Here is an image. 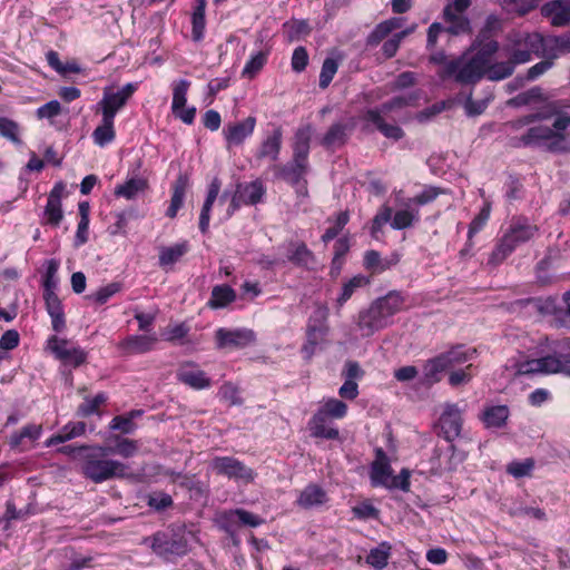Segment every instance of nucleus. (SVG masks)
I'll return each mask as SVG.
<instances>
[{
    "label": "nucleus",
    "mask_w": 570,
    "mask_h": 570,
    "mask_svg": "<svg viewBox=\"0 0 570 570\" xmlns=\"http://www.w3.org/2000/svg\"><path fill=\"white\" fill-rule=\"evenodd\" d=\"M284 32L288 41H295L309 33V27L306 21L292 20L284 23Z\"/></svg>",
    "instance_id": "48"
},
{
    "label": "nucleus",
    "mask_w": 570,
    "mask_h": 570,
    "mask_svg": "<svg viewBox=\"0 0 570 570\" xmlns=\"http://www.w3.org/2000/svg\"><path fill=\"white\" fill-rule=\"evenodd\" d=\"M283 132L281 128H276L267 138L262 142L258 150V158H269L276 160L282 147Z\"/></svg>",
    "instance_id": "31"
},
{
    "label": "nucleus",
    "mask_w": 570,
    "mask_h": 570,
    "mask_svg": "<svg viewBox=\"0 0 570 570\" xmlns=\"http://www.w3.org/2000/svg\"><path fill=\"white\" fill-rule=\"evenodd\" d=\"M236 299L235 291L228 285H217L212 291L208 306L210 308H223Z\"/></svg>",
    "instance_id": "35"
},
{
    "label": "nucleus",
    "mask_w": 570,
    "mask_h": 570,
    "mask_svg": "<svg viewBox=\"0 0 570 570\" xmlns=\"http://www.w3.org/2000/svg\"><path fill=\"white\" fill-rule=\"evenodd\" d=\"M443 19L448 24L445 27V31L451 35L459 36L471 32L470 20L463 13L451 12V14L449 16L445 14V12L443 11Z\"/></svg>",
    "instance_id": "36"
},
{
    "label": "nucleus",
    "mask_w": 570,
    "mask_h": 570,
    "mask_svg": "<svg viewBox=\"0 0 570 570\" xmlns=\"http://www.w3.org/2000/svg\"><path fill=\"white\" fill-rule=\"evenodd\" d=\"M515 63L508 57L507 61L490 62L485 75L489 80L498 81L510 77L515 68Z\"/></svg>",
    "instance_id": "40"
},
{
    "label": "nucleus",
    "mask_w": 570,
    "mask_h": 570,
    "mask_svg": "<svg viewBox=\"0 0 570 570\" xmlns=\"http://www.w3.org/2000/svg\"><path fill=\"white\" fill-rule=\"evenodd\" d=\"M237 194H239V199L245 205H256L262 200V197L265 194V189L259 181H252L246 185H238Z\"/></svg>",
    "instance_id": "34"
},
{
    "label": "nucleus",
    "mask_w": 570,
    "mask_h": 570,
    "mask_svg": "<svg viewBox=\"0 0 570 570\" xmlns=\"http://www.w3.org/2000/svg\"><path fill=\"white\" fill-rule=\"evenodd\" d=\"M267 56L264 52H257L255 56H253L247 63L245 65L243 69V77H247L249 79L254 78L264 67L266 63Z\"/></svg>",
    "instance_id": "53"
},
{
    "label": "nucleus",
    "mask_w": 570,
    "mask_h": 570,
    "mask_svg": "<svg viewBox=\"0 0 570 570\" xmlns=\"http://www.w3.org/2000/svg\"><path fill=\"white\" fill-rule=\"evenodd\" d=\"M490 217V205L487 204L478 214V216L470 223L468 237L469 240L480 232Z\"/></svg>",
    "instance_id": "62"
},
{
    "label": "nucleus",
    "mask_w": 570,
    "mask_h": 570,
    "mask_svg": "<svg viewBox=\"0 0 570 570\" xmlns=\"http://www.w3.org/2000/svg\"><path fill=\"white\" fill-rule=\"evenodd\" d=\"M502 51L517 66L525 63L533 55L540 57L544 52V39L538 32L512 30L505 37Z\"/></svg>",
    "instance_id": "4"
},
{
    "label": "nucleus",
    "mask_w": 570,
    "mask_h": 570,
    "mask_svg": "<svg viewBox=\"0 0 570 570\" xmlns=\"http://www.w3.org/2000/svg\"><path fill=\"white\" fill-rule=\"evenodd\" d=\"M189 86H190V82L185 79L174 82V85H173V104H171L173 111L179 110L185 107L186 101H187L186 96H187Z\"/></svg>",
    "instance_id": "47"
},
{
    "label": "nucleus",
    "mask_w": 570,
    "mask_h": 570,
    "mask_svg": "<svg viewBox=\"0 0 570 570\" xmlns=\"http://www.w3.org/2000/svg\"><path fill=\"white\" fill-rule=\"evenodd\" d=\"M405 297L401 292L391 291L385 296L375 299L366 309L360 312L357 326L364 336L387 327L392 317L403 309Z\"/></svg>",
    "instance_id": "2"
},
{
    "label": "nucleus",
    "mask_w": 570,
    "mask_h": 570,
    "mask_svg": "<svg viewBox=\"0 0 570 570\" xmlns=\"http://www.w3.org/2000/svg\"><path fill=\"white\" fill-rule=\"evenodd\" d=\"M347 412V405L340 400L330 399L324 405L317 411V413H324V419L332 416L334 419H342Z\"/></svg>",
    "instance_id": "50"
},
{
    "label": "nucleus",
    "mask_w": 570,
    "mask_h": 570,
    "mask_svg": "<svg viewBox=\"0 0 570 570\" xmlns=\"http://www.w3.org/2000/svg\"><path fill=\"white\" fill-rule=\"evenodd\" d=\"M158 338L155 335H132L127 337L121 346L129 354H142L151 351Z\"/></svg>",
    "instance_id": "29"
},
{
    "label": "nucleus",
    "mask_w": 570,
    "mask_h": 570,
    "mask_svg": "<svg viewBox=\"0 0 570 570\" xmlns=\"http://www.w3.org/2000/svg\"><path fill=\"white\" fill-rule=\"evenodd\" d=\"M177 379L185 385L195 390H203L210 386L212 381L206 373L195 363L186 362L177 371Z\"/></svg>",
    "instance_id": "16"
},
{
    "label": "nucleus",
    "mask_w": 570,
    "mask_h": 570,
    "mask_svg": "<svg viewBox=\"0 0 570 570\" xmlns=\"http://www.w3.org/2000/svg\"><path fill=\"white\" fill-rule=\"evenodd\" d=\"M80 451L83 452L81 455V473L95 483L122 479L130 474L129 466L126 463L109 458L111 453L108 446L82 445Z\"/></svg>",
    "instance_id": "1"
},
{
    "label": "nucleus",
    "mask_w": 570,
    "mask_h": 570,
    "mask_svg": "<svg viewBox=\"0 0 570 570\" xmlns=\"http://www.w3.org/2000/svg\"><path fill=\"white\" fill-rule=\"evenodd\" d=\"M390 544L383 542L379 548L372 549L366 557V562L373 568L381 570L387 564L390 556Z\"/></svg>",
    "instance_id": "46"
},
{
    "label": "nucleus",
    "mask_w": 570,
    "mask_h": 570,
    "mask_svg": "<svg viewBox=\"0 0 570 570\" xmlns=\"http://www.w3.org/2000/svg\"><path fill=\"white\" fill-rule=\"evenodd\" d=\"M42 433V425L28 424L20 431L11 434L9 444L12 449L29 450L33 443L40 438Z\"/></svg>",
    "instance_id": "20"
},
{
    "label": "nucleus",
    "mask_w": 570,
    "mask_h": 570,
    "mask_svg": "<svg viewBox=\"0 0 570 570\" xmlns=\"http://www.w3.org/2000/svg\"><path fill=\"white\" fill-rule=\"evenodd\" d=\"M189 249L188 243L183 242L174 246L163 247L159 253V265L168 266L178 262Z\"/></svg>",
    "instance_id": "39"
},
{
    "label": "nucleus",
    "mask_w": 570,
    "mask_h": 570,
    "mask_svg": "<svg viewBox=\"0 0 570 570\" xmlns=\"http://www.w3.org/2000/svg\"><path fill=\"white\" fill-rule=\"evenodd\" d=\"M370 476L374 487L385 488H389L393 479L389 458L382 449L376 450V459L372 463Z\"/></svg>",
    "instance_id": "18"
},
{
    "label": "nucleus",
    "mask_w": 570,
    "mask_h": 570,
    "mask_svg": "<svg viewBox=\"0 0 570 570\" xmlns=\"http://www.w3.org/2000/svg\"><path fill=\"white\" fill-rule=\"evenodd\" d=\"M444 193H445V190L442 188L434 187V186H428L423 189V191L421 194L416 195L413 198H410L405 203V207H411L412 205H419V206L426 205L429 203H432L434 199H436V197L439 195L444 194Z\"/></svg>",
    "instance_id": "49"
},
{
    "label": "nucleus",
    "mask_w": 570,
    "mask_h": 570,
    "mask_svg": "<svg viewBox=\"0 0 570 570\" xmlns=\"http://www.w3.org/2000/svg\"><path fill=\"white\" fill-rule=\"evenodd\" d=\"M462 424V410L456 404H446L439 419L443 438L449 442L454 441L461 434Z\"/></svg>",
    "instance_id": "13"
},
{
    "label": "nucleus",
    "mask_w": 570,
    "mask_h": 570,
    "mask_svg": "<svg viewBox=\"0 0 570 570\" xmlns=\"http://www.w3.org/2000/svg\"><path fill=\"white\" fill-rule=\"evenodd\" d=\"M151 550L159 557L169 559L174 556H184L188 551L187 540L184 537L157 532L151 538Z\"/></svg>",
    "instance_id": "9"
},
{
    "label": "nucleus",
    "mask_w": 570,
    "mask_h": 570,
    "mask_svg": "<svg viewBox=\"0 0 570 570\" xmlns=\"http://www.w3.org/2000/svg\"><path fill=\"white\" fill-rule=\"evenodd\" d=\"M59 268V263L56 259L47 262L46 273L43 275V299L46 302V309L51 317L52 328L55 332H62L66 327L65 313L61 301L56 294L58 279L56 277Z\"/></svg>",
    "instance_id": "5"
},
{
    "label": "nucleus",
    "mask_w": 570,
    "mask_h": 570,
    "mask_svg": "<svg viewBox=\"0 0 570 570\" xmlns=\"http://www.w3.org/2000/svg\"><path fill=\"white\" fill-rule=\"evenodd\" d=\"M338 65L336 60L332 58H326L323 62L321 73H320V87L325 89L331 83L333 77L337 71Z\"/></svg>",
    "instance_id": "55"
},
{
    "label": "nucleus",
    "mask_w": 570,
    "mask_h": 570,
    "mask_svg": "<svg viewBox=\"0 0 570 570\" xmlns=\"http://www.w3.org/2000/svg\"><path fill=\"white\" fill-rule=\"evenodd\" d=\"M367 284V278L361 275L354 276L347 283H345L342 287L341 295L336 299L338 308H341L352 297L357 288H361Z\"/></svg>",
    "instance_id": "45"
},
{
    "label": "nucleus",
    "mask_w": 570,
    "mask_h": 570,
    "mask_svg": "<svg viewBox=\"0 0 570 570\" xmlns=\"http://www.w3.org/2000/svg\"><path fill=\"white\" fill-rule=\"evenodd\" d=\"M539 232L537 225L524 216L513 217L492 253L488 264H501L518 246L531 240Z\"/></svg>",
    "instance_id": "3"
},
{
    "label": "nucleus",
    "mask_w": 570,
    "mask_h": 570,
    "mask_svg": "<svg viewBox=\"0 0 570 570\" xmlns=\"http://www.w3.org/2000/svg\"><path fill=\"white\" fill-rule=\"evenodd\" d=\"M542 99V89L540 87H533L527 91L520 92L510 102L515 106H525L534 101H541Z\"/></svg>",
    "instance_id": "56"
},
{
    "label": "nucleus",
    "mask_w": 570,
    "mask_h": 570,
    "mask_svg": "<svg viewBox=\"0 0 570 570\" xmlns=\"http://www.w3.org/2000/svg\"><path fill=\"white\" fill-rule=\"evenodd\" d=\"M217 348H243L255 342V333L247 328H218L215 333Z\"/></svg>",
    "instance_id": "12"
},
{
    "label": "nucleus",
    "mask_w": 570,
    "mask_h": 570,
    "mask_svg": "<svg viewBox=\"0 0 570 570\" xmlns=\"http://www.w3.org/2000/svg\"><path fill=\"white\" fill-rule=\"evenodd\" d=\"M541 12L557 27L570 24V0H554L547 2Z\"/></svg>",
    "instance_id": "19"
},
{
    "label": "nucleus",
    "mask_w": 570,
    "mask_h": 570,
    "mask_svg": "<svg viewBox=\"0 0 570 570\" xmlns=\"http://www.w3.org/2000/svg\"><path fill=\"white\" fill-rule=\"evenodd\" d=\"M107 401L104 393L97 394L94 399H86L83 403L78 406L77 414L86 417L91 414L98 413V409Z\"/></svg>",
    "instance_id": "52"
},
{
    "label": "nucleus",
    "mask_w": 570,
    "mask_h": 570,
    "mask_svg": "<svg viewBox=\"0 0 570 570\" xmlns=\"http://www.w3.org/2000/svg\"><path fill=\"white\" fill-rule=\"evenodd\" d=\"M135 90L136 86L132 83H127L117 92L105 89L102 99L97 105L102 117L115 120L116 114L127 104Z\"/></svg>",
    "instance_id": "11"
},
{
    "label": "nucleus",
    "mask_w": 570,
    "mask_h": 570,
    "mask_svg": "<svg viewBox=\"0 0 570 570\" xmlns=\"http://www.w3.org/2000/svg\"><path fill=\"white\" fill-rule=\"evenodd\" d=\"M562 362L553 358L549 354L541 355L538 358L527 360L518 364L517 373L520 375H534V374H566L569 375L568 370L562 366Z\"/></svg>",
    "instance_id": "10"
},
{
    "label": "nucleus",
    "mask_w": 570,
    "mask_h": 570,
    "mask_svg": "<svg viewBox=\"0 0 570 570\" xmlns=\"http://www.w3.org/2000/svg\"><path fill=\"white\" fill-rule=\"evenodd\" d=\"M502 30V21L497 16L491 14L487 18L484 27L480 30L478 39L493 38Z\"/></svg>",
    "instance_id": "57"
},
{
    "label": "nucleus",
    "mask_w": 570,
    "mask_h": 570,
    "mask_svg": "<svg viewBox=\"0 0 570 570\" xmlns=\"http://www.w3.org/2000/svg\"><path fill=\"white\" fill-rule=\"evenodd\" d=\"M403 18H390L376 24L372 32H370V35L366 37V47H377L394 30L400 29L403 26Z\"/></svg>",
    "instance_id": "21"
},
{
    "label": "nucleus",
    "mask_w": 570,
    "mask_h": 570,
    "mask_svg": "<svg viewBox=\"0 0 570 570\" xmlns=\"http://www.w3.org/2000/svg\"><path fill=\"white\" fill-rule=\"evenodd\" d=\"M326 491L317 484H308L299 494L297 504L304 509H311L327 502Z\"/></svg>",
    "instance_id": "25"
},
{
    "label": "nucleus",
    "mask_w": 570,
    "mask_h": 570,
    "mask_svg": "<svg viewBox=\"0 0 570 570\" xmlns=\"http://www.w3.org/2000/svg\"><path fill=\"white\" fill-rule=\"evenodd\" d=\"M312 132L311 125L302 126L296 130L293 144V158L307 161Z\"/></svg>",
    "instance_id": "27"
},
{
    "label": "nucleus",
    "mask_w": 570,
    "mask_h": 570,
    "mask_svg": "<svg viewBox=\"0 0 570 570\" xmlns=\"http://www.w3.org/2000/svg\"><path fill=\"white\" fill-rule=\"evenodd\" d=\"M308 163L293 158V160L284 166L277 167L279 177L288 181L293 186L298 185L307 173Z\"/></svg>",
    "instance_id": "26"
},
{
    "label": "nucleus",
    "mask_w": 570,
    "mask_h": 570,
    "mask_svg": "<svg viewBox=\"0 0 570 570\" xmlns=\"http://www.w3.org/2000/svg\"><path fill=\"white\" fill-rule=\"evenodd\" d=\"M309 424L312 435L315 438H323L327 440H335L338 438V430L326 425L324 413H315Z\"/></svg>",
    "instance_id": "38"
},
{
    "label": "nucleus",
    "mask_w": 570,
    "mask_h": 570,
    "mask_svg": "<svg viewBox=\"0 0 570 570\" xmlns=\"http://www.w3.org/2000/svg\"><path fill=\"white\" fill-rule=\"evenodd\" d=\"M111 430H118L124 434H130L136 430V424L130 416L117 415L110 422Z\"/></svg>",
    "instance_id": "64"
},
{
    "label": "nucleus",
    "mask_w": 570,
    "mask_h": 570,
    "mask_svg": "<svg viewBox=\"0 0 570 570\" xmlns=\"http://www.w3.org/2000/svg\"><path fill=\"white\" fill-rule=\"evenodd\" d=\"M255 126L256 118L253 116L238 122L227 124L223 129L227 148L230 149L234 146H240L245 139L254 132Z\"/></svg>",
    "instance_id": "14"
},
{
    "label": "nucleus",
    "mask_w": 570,
    "mask_h": 570,
    "mask_svg": "<svg viewBox=\"0 0 570 570\" xmlns=\"http://www.w3.org/2000/svg\"><path fill=\"white\" fill-rule=\"evenodd\" d=\"M116 137L114 129V120L102 117L101 125H99L92 132L94 141L104 147L111 142Z\"/></svg>",
    "instance_id": "42"
},
{
    "label": "nucleus",
    "mask_w": 570,
    "mask_h": 570,
    "mask_svg": "<svg viewBox=\"0 0 570 570\" xmlns=\"http://www.w3.org/2000/svg\"><path fill=\"white\" fill-rule=\"evenodd\" d=\"M188 186L189 179L187 175L180 174L173 185V196L170 199V205L166 212V215L169 218H175L179 208L183 206Z\"/></svg>",
    "instance_id": "28"
},
{
    "label": "nucleus",
    "mask_w": 570,
    "mask_h": 570,
    "mask_svg": "<svg viewBox=\"0 0 570 570\" xmlns=\"http://www.w3.org/2000/svg\"><path fill=\"white\" fill-rule=\"evenodd\" d=\"M49 350L66 364L79 366L86 361V353L78 347H69L68 341L52 336L48 341Z\"/></svg>",
    "instance_id": "15"
},
{
    "label": "nucleus",
    "mask_w": 570,
    "mask_h": 570,
    "mask_svg": "<svg viewBox=\"0 0 570 570\" xmlns=\"http://www.w3.org/2000/svg\"><path fill=\"white\" fill-rule=\"evenodd\" d=\"M115 446H108L109 452L125 459L134 456L139 449L138 442L131 439L115 436Z\"/></svg>",
    "instance_id": "44"
},
{
    "label": "nucleus",
    "mask_w": 570,
    "mask_h": 570,
    "mask_svg": "<svg viewBox=\"0 0 570 570\" xmlns=\"http://www.w3.org/2000/svg\"><path fill=\"white\" fill-rule=\"evenodd\" d=\"M510 412L507 405H493L484 409L481 420L487 428H502Z\"/></svg>",
    "instance_id": "33"
},
{
    "label": "nucleus",
    "mask_w": 570,
    "mask_h": 570,
    "mask_svg": "<svg viewBox=\"0 0 570 570\" xmlns=\"http://www.w3.org/2000/svg\"><path fill=\"white\" fill-rule=\"evenodd\" d=\"M149 188L148 179L145 177H132L115 189V196L126 199H134Z\"/></svg>",
    "instance_id": "30"
},
{
    "label": "nucleus",
    "mask_w": 570,
    "mask_h": 570,
    "mask_svg": "<svg viewBox=\"0 0 570 570\" xmlns=\"http://www.w3.org/2000/svg\"><path fill=\"white\" fill-rule=\"evenodd\" d=\"M547 148L552 153H567L570 150V144L562 132H554L552 129V136L547 140Z\"/></svg>",
    "instance_id": "59"
},
{
    "label": "nucleus",
    "mask_w": 570,
    "mask_h": 570,
    "mask_svg": "<svg viewBox=\"0 0 570 570\" xmlns=\"http://www.w3.org/2000/svg\"><path fill=\"white\" fill-rule=\"evenodd\" d=\"M209 469L217 475L244 483H250L255 478V473L250 468L233 456H215L209 462Z\"/></svg>",
    "instance_id": "8"
},
{
    "label": "nucleus",
    "mask_w": 570,
    "mask_h": 570,
    "mask_svg": "<svg viewBox=\"0 0 570 570\" xmlns=\"http://www.w3.org/2000/svg\"><path fill=\"white\" fill-rule=\"evenodd\" d=\"M485 70L474 56L463 55L445 63L439 76L442 79L452 78L460 85H474L484 77Z\"/></svg>",
    "instance_id": "6"
},
{
    "label": "nucleus",
    "mask_w": 570,
    "mask_h": 570,
    "mask_svg": "<svg viewBox=\"0 0 570 570\" xmlns=\"http://www.w3.org/2000/svg\"><path fill=\"white\" fill-rule=\"evenodd\" d=\"M297 267L315 269L316 258L303 242H291L286 248V261Z\"/></svg>",
    "instance_id": "17"
},
{
    "label": "nucleus",
    "mask_w": 570,
    "mask_h": 570,
    "mask_svg": "<svg viewBox=\"0 0 570 570\" xmlns=\"http://www.w3.org/2000/svg\"><path fill=\"white\" fill-rule=\"evenodd\" d=\"M363 119L373 124L386 138L399 140L404 136L401 127L385 122L381 111L377 109H368L364 112Z\"/></svg>",
    "instance_id": "22"
},
{
    "label": "nucleus",
    "mask_w": 570,
    "mask_h": 570,
    "mask_svg": "<svg viewBox=\"0 0 570 570\" xmlns=\"http://www.w3.org/2000/svg\"><path fill=\"white\" fill-rule=\"evenodd\" d=\"M350 131L351 128L345 124H333L321 139V145L326 149L340 148L346 142Z\"/></svg>",
    "instance_id": "24"
},
{
    "label": "nucleus",
    "mask_w": 570,
    "mask_h": 570,
    "mask_svg": "<svg viewBox=\"0 0 570 570\" xmlns=\"http://www.w3.org/2000/svg\"><path fill=\"white\" fill-rule=\"evenodd\" d=\"M474 353L475 350L464 348L463 346H455L445 353H441V356L448 361V368H452L472 360Z\"/></svg>",
    "instance_id": "43"
},
{
    "label": "nucleus",
    "mask_w": 570,
    "mask_h": 570,
    "mask_svg": "<svg viewBox=\"0 0 570 570\" xmlns=\"http://www.w3.org/2000/svg\"><path fill=\"white\" fill-rule=\"evenodd\" d=\"M45 216L48 224L58 226L63 218L61 203L48 200L45 208Z\"/></svg>",
    "instance_id": "61"
},
{
    "label": "nucleus",
    "mask_w": 570,
    "mask_h": 570,
    "mask_svg": "<svg viewBox=\"0 0 570 570\" xmlns=\"http://www.w3.org/2000/svg\"><path fill=\"white\" fill-rule=\"evenodd\" d=\"M122 288L121 283L112 282L108 285L100 287L96 293L88 296V298L92 299L99 305L105 304L111 296L120 292Z\"/></svg>",
    "instance_id": "51"
},
{
    "label": "nucleus",
    "mask_w": 570,
    "mask_h": 570,
    "mask_svg": "<svg viewBox=\"0 0 570 570\" xmlns=\"http://www.w3.org/2000/svg\"><path fill=\"white\" fill-rule=\"evenodd\" d=\"M444 357L440 355L428 360L425 364L423 365V377L424 382L428 384H434L441 381L443 372H445L448 368Z\"/></svg>",
    "instance_id": "32"
},
{
    "label": "nucleus",
    "mask_w": 570,
    "mask_h": 570,
    "mask_svg": "<svg viewBox=\"0 0 570 570\" xmlns=\"http://www.w3.org/2000/svg\"><path fill=\"white\" fill-rule=\"evenodd\" d=\"M552 136V128L548 126H535L531 127L523 136L520 137L519 141L522 146H531L547 141Z\"/></svg>",
    "instance_id": "41"
},
{
    "label": "nucleus",
    "mask_w": 570,
    "mask_h": 570,
    "mask_svg": "<svg viewBox=\"0 0 570 570\" xmlns=\"http://www.w3.org/2000/svg\"><path fill=\"white\" fill-rule=\"evenodd\" d=\"M533 466L534 461L532 459H527L524 461H513L507 466V472L514 478H522L529 475Z\"/></svg>",
    "instance_id": "58"
},
{
    "label": "nucleus",
    "mask_w": 570,
    "mask_h": 570,
    "mask_svg": "<svg viewBox=\"0 0 570 570\" xmlns=\"http://www.w3.org/2000/svg\"><path fill=\"white\" fill-rule=\"evenodd\" d=\"M543 114L557 116L556 120L553 121V129L554 132H561L566 130L568 127H570V115L564 112H559V109L556 104H551L548 106L546 111H542Z\"/></svg>",
    "instance_id": "54"
},
{
    "label": "nucleus",
    "mask_w": 570,
    "mask_h": 570,
    "mask_svg": "<svg viewBox=\"0 0 570 570\" xmlns=\"http://www.w3.org/2000/svg\"><path fill=\"white\" fill-rule=\"evenodd\" d=\"M478 51L473 55L483 67H489V63L492 61L493 56L499 50V42L493 38L489 39H478Z\"/></svg>",
    "instance_id": "37"
},
{
    "label": "nucleus",
    "mask_w": 570,
    "mask_h": 570,
    "mask_svg": "<svg viewBox=\"0 0 570 570\" xmlns=\"http://www.w3.org/2000/svg\"><path fill=\"white\" fill-rule=\"evenodd\" d=\"M220 397L228 402L229 405L242 404V399L238 395V389L233 383H224L219 389Z\"/></svg>",
    "instance_id": "63"
},
{
    "label": "nucleus",
    "mask_w": 570,
    "mask_h": 570,
    "mask_svg": "<svg viewBox=\"0 0 570 570\" xmlns=\"http://www.w3.org/2000/svg\"><path fill=\"white\" fill-rule=\"evenodd\" d=\"M347 222H348L347 212H341L336 217L335 225L332 227H328L325 230V233L323 234L322 240L324 243H327V242L334 239L340 234V232L343 229V227L347 224Z\"/></svg>",
    "instance_id": "60"
},
{
    "label": "nucleus",
    "mask_w": 570,
    "mask_h": 570,
    "mask_svg": "<svg viewBox=\"0 0 570 570\" xmlns=\"http://www.w3.org/2000/svg\"><path fill=\"white\" fill-rule=\"evenodd\" d=\"M393 210L390 206L383 205L377 214L373 218L372 235L376 237V234L381 232L382 227L391 222L393 229H405L413 225L419 219V212L410 210V207L397 210L392 218Z\"/></svg>",
    "instance_id": "7"
},
{
    "label": "nucleus",
    "mask_w": 570,
    "mask_h": 570,
    "mask_svg": "<svg viewBox=\"0 0 570 570\" xmlns=\"http://www.w3.org/2000/svg\"><path fill=\"white\" fill-rule=\"evenodd\" d=\"M546 342L547 343L542 352L561 361L563 363L562 366L566 367L570 374V338L563 337L554 341L546 340Z\"/></svg>",
    "instance_id": "23"
}]
</instances>
